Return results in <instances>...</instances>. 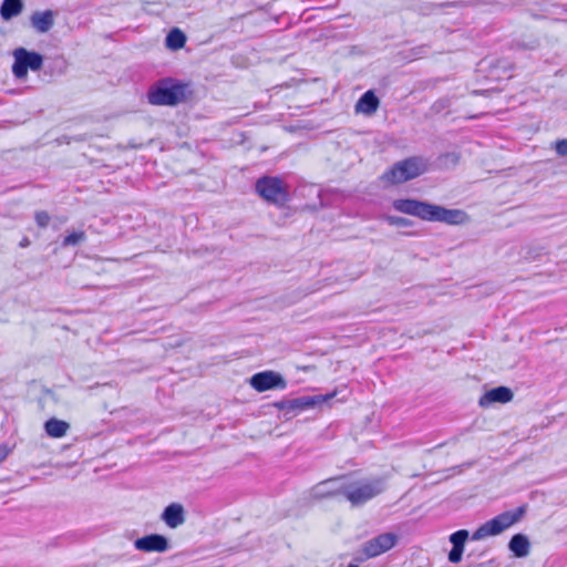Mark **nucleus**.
Listing matches in <instances>:
<instances>
[{
  "mask_svg": "<svg viewBox=\"0 0 567 567\" xmlns=\"http://www.w3.org/2000/svg\"><path fill=\"white\" fill-rule=\"evenodd\" d=\"M134 547L144 553H164L168 549V540L161 534H151L134 542Z\"/></svg>",
  "mask_w": 567,
  "mask_h": 567,
  "instance_id": "nucleus-12",
  "label": "nucleus"
},
{
  "mask_svg": "<svg viewBox=\"0 0 567 567\" xmlns=\"http://www.w3.org/2000/svg\"><path fill=\"white\" fill-rule=\"evenodd\" d=\"M31 25L40 33L48 32L54 24V13L51 10L35 11L31 18Z\"/></svg>",
  "mask_w": 567,
  "mask_h": 567,
  "instance_id": "nucleus-15",
  "label": "nucleus"
},
{
  "mask_svg": "<svg viewBox=\"0 0 567 567\" xmlns=\"http://www.w3.org/2000/svg\"><path fill=\"white\" fill-rule=\"evenodd\" d=\"M386 220L390 225L401 226V227H408L411 225V221L404 217L399 216H388Z\"/></svg>",
  "mask_w": 567,
  "mask_h": 567,
  "instance_id": "nucleus-24",
  "label": "nucleus"
},
{
  "mask_svg": "<svg viewBox=\"0 0 567 567\" xmlns=\"http://www.w3.org/2000/svg\"><path fill=\"white\" fill-rule=\"evenodd\" d=\"M425 49H426V48H425L424 45L416 48L415 50H416L417 52H416L415 54H420V55H421V54L425 53Z\"/></svg>",
  "mask_w": 567,
  "mask_h": 567,
  "instance_id": "nucleus-29",
  "label": "nucleus"
},
{
  "mask_svg": "<svg viewBox=\"0 0 567 567\" xmlns=\"http://www.w3.org/2000/svg\"><path fill=\"white\" fill-rule=\"evenodd\" d=\"M45 432L51 437H62L65 435L69 424L58 419H50L44 424Z\"/></svg>",
  "mask_w": 567,
  "mask_h": 567,
  "instance_id": "nucleus-19",
  "label": "nucleus"
},
{
  "mask_svg": "<svg viewBox=\"0 0 567 567\" xmlns=\"http://www.w3.org/2000/svg\"><path fill=\"white\" fill-rule=\"evenodd\" d=\"M449 105V100H442L434 103L433 109L440 111Z\"/></svg>",
  "mask_w": 567,
  "mask_h": 567,
  "instance_id": "nucleus-28",
  "label": "nucleus"
},
{
  "mask_svg": "<svg viewBox=\"0 0 567 567\" xmlns=\"http://www.w3.org/2000/svg\"><path fill=\"white\" fill-rule=\"evenodd\" d=\"M384 481L382 478L354 481L346 477L344 498L352 506H360L384 491Z\"/></svg>",
  "mask_w": 567,
  "mask_h": 567,
  "instance_id": "nucleus-3",
  "label": "nucleus"
},
{
  "mask_svg": "<svg viewBox=\"0 0 567 567\" xmlns=\"http://www.w3.org/2000/svg\"><path fill=\"white\" fill-rule=\"evenodd\" d=\"M526 513L525 506L514 511L504 512L480 526L472 535L473 540H481L488 536H495L519 522Z\"/></svg>",
  "mask_w": 567,
  "mask_h": 567,
  "instance_id": "nucleus-4",
  "label": "nucleus"
},
{
  "mask_svg": "<svg viewBox=\"0 0 567 567\" xmlns=\"http://www.w3.org/2000/svg\"><path fill=\"white\" fill-rule=\"evenodd\" d=\"M34 219L40 228H45L50 223V215L45 210H39L34 214Z\"/></svg>",
  "mask_w": 567,
  "mask_h": 567,
  "instance_id": "nucleus-23",
  "label": "nucleus"
},
{
  "mask_svg": "<svg viewBox=\"0 0 567 567\" xmlns=\"http://www.w3.org/2000/svg\"><path fill=\"white\" fill-rule=\"evenodd\" d=\"M29 244H30L29 239L28 238H23L22 241L20 243V246L21 247H27Z\"/></svg>",
  "mask_w": 567,
  "mask_h": 567,
  "instance_id": "nucleus-30",
  "label": "nucleus"
},
{
  "mask_svg": "<svg viewBox=\"0 0 567 567\" xmlns=\"http://www.w3.org/2000/svg\"><path fill=\"white\" fill-rule=\"evenodd\" d=\"M186 43V35L178 29L174 28L168 32L165 39V44L171 50H179Z\"/></svg>",
  "mask_w": 567,
  "mask_h": 567,
  "instance_id": "nucleus-20",
  "label": "nucleus"
},
{
  "mask_svg": "<svg viewBox=\"0 0 567 567\" xmlns=\"http://www.w3.org/2000/svg\"><path fill=\"white\" fill-rule=\"evenodd\" d=\"M346 476L324 480L313 487V495L318 498L344 496Z\"/></svg>",
  "mask_w": 567,
  "mask_h": 567,
  "instance_id": "nucleus-11",
  "label": "nucleus"
},
{
  "mask_svg": "<svg viewBox=\"0 0 567 567\" xmlns=\"http://www.w3.org/2000/svg\"><path fill=\"white\" fill-rule=\"evenodd\" d=\"M86 239V235L84 231H73L70 235L65 236L62 241V247L76 246L80 243Z\"/></svg>",
  "mask_w": 567,
  "mask_h": 567,
  "instance_id": "nucleus-21",
  "label": "nucleus"
},
{
  "mask_svg": "<svg viewBox=\"0 0 567 567\" xmlns=\"http://www.w3.org/2000/svg\"><path fill=\"white\" fill-rule=\"evenodd\" d=\"M10 452H11V449L8 445H6V444L0 445V463L8 457Z\"/></svg>",
  "mask_w": 567,
  "mask_h": 567,
  "instance_id": "nucleus-27",
  "label": "nucleus"
},
{
  "mask_svg": "<svg viewBox=\"0 0 567 567\" xmlns=\"http://www.w3.org/2000/svg\"><path fill=\"white\" fill-rule=\"evenodd\" d=\"M508 548L515 557L524 558L530 551V543L526 535L515 534L508 543Z\"/></svg>",
  "mask_w": 567,
  "mask_h": 567,
  "instance_id": "nucleus-17",
  "label": "nucleus"
},
{
  "mask_svg": "<svg viewBox=\"0 0 567 567\" xmlns=\"http://www.w3.org/2000/svg\"><path fill=\"white\" fill-rule=\"evenodd\" d=\"M380 101L373 91L369 90L362 94L355 104V112L372 115L377 112Z\"/></svg>",
  "mask_w": 567,
  "mask_h": 567,
  "instance_id": "nucleus-16",
  "label": "nucleus"
},
{
  "mask_svg": "<svg viewBox=\"0 0 567 567\" xmlns=\"http://www.w3.org/2000/svg\"><path fill=\"white\" fill-rule=\"evenodd\" d=\"M161 518L171 528H176L185 522V511L179 503H172L166 506L161 515Z\"/></svg>",
  "mask_w": 567,
  "mask_h": 567,
  "instance_id": "nucleus-14",
  "label": "nucleus"
},
{
  "mask_svg": "<svg viewBox=\"0 0 567 567\" xmlns=\"http://www.w3.org/2000/svg\"><path fill=\"white\" fill-rule=\"evenodd\" d=\"M333 396V393L328 395L299 396L291 400H281L279 402H276L275 406L281 411H285L286 413L295 411H305L317 405H320Z\"/></svg>",
  "mask_w": 567,
  "mask_h": 567,
  "instance_id": "nucleus-8",
  "label": "nucleus"
},
{
  "mask_svg": "<svg viewBox=\"0 0 567 567\" xmlns=\"http://www.w3.org/2000/svg\"><path fill=\"white\" fill-rule=\"evenodd\" d=\"M187 85L167 78L158 81L148 91V102L153 105L174 106L186 100Z\"/></svg>",
  "mask_w": 567,
  "mask_h": 567,
  "instance_id": "nucleus-2",
  "label": "nucleus"
},
{
  "mask_svg": "<svg viewBox=\"0 0 567 567\" xmlns=\"http://www.w3.org/2000/svg\"><path fill=\"white\" fill-rule=\"evenodd\" d=\"M468 538V532L466 529H460L450 536V542L453 547L464 548V544Z\"/></svg>",
  "mask_w": 567,
  "mask_h": 567,
  "instance_id": "nucleus-22",
  "label": "nucleus"
},
{
  "mask_svg": "<svg viewBox=\"0 0 567 567\" xmlns=\"http://www.w3.org/2000/svg\"><path fill=\"white\" fill-rule=\"evenodd\" d=\"M463 550H464V548L452 547V549L449 553V560L454 564L461 561Z\"/></svg>",
  "mask_w": 567,
  "mask_h": 567,
  "instance_id": "nucleus-25",
  "label": "nucleus"
},
{
  "mask_svg": "<svg viewBox=\"0 0 567 567\" xmlns=\"http://www.w3.org/2000/svg\"><path fill=\"white\" fill-rule=\"evenodd\" d=\"M393 207L400 213L416 216L423 220L443 221L450 225L462 224L466 218V214L461 209H447L416 199H395Z\"/></svg>",
  "mask_w": 567,
  "mask_h": 567,
  "instance_id": "nucleus-1",
  "label": "nucleus"
},
{
  "mask_svg": "<svg viewBox=\"0 0 567 567\" xmlns=\"http://www.w3.org/2000/svg\"><path fill=\"white\" fill-rule=\"evenodd\" d=\"M555 150L559 156H566L567 155V140L557 141Z\"/></svg>",
  "mask_w": 567,
  "mask_h": 567,
  "instance_id": "nucleus-26",
  "label": "nucleus"
},
{
  "mask_svg": "<svg viewBox=\"0 0 567 567\" xmlns=\"http://www.w3.org/2000/svg\"><path fill=\"white\" fill-rule=\"evenodd\" d=\"M250 385L258 392H264L271 389H285L287 382L281 374L275 371H264L250 378Z\"/></svg>",
  "mask_w": 567,
  "mask_h": 567,
  "instance_id": "nucleus-9",
  "label": "nucleus"
},
{
  "mask_svg": "<svg viewBox=\"0 0 567 567\" xmlns=\"http://www.w3.org/2000/svg\"><path fill=\"white\" fill-rule=\"evenodd\" d=\"M23 8L22 0H3L0 13L4 20H10L18 16Z\"/></svg>",
  "mask_w": 567,
  "mask_h": 567,
  "instance_id": "nucleus-18",
  "label": "nucleus"
},
{
  "mask_svg": "<svg viewBox=\"0 0 567 567\" xmlns=\"http://www.w3.org/2000/svg\"><path fill=\"white\" fill-rule=\"evenodd\" d=\"M427 168V163L422 157H410L395 163L382 175V179L391 184H400L416 178Z\"/></svg>",
  "mask_w": 567,
  "mask_h": 567,
  "instance_id": "nucleus-5",
  "label": "nucleus"
},
{
  "mask_svg": "<svg viewBox=\"0 0 567 567\" xmlns=\"http://www.w3.org/2000/svg\"><path fill=\"white\" fill-rule=\"evenodd\" d=\"M14 62L12 65V73L16 79H24L28 75V70L39 71L43 64V58L40 53L28 51L24 48H18L13 51Z\"/></svg>",
  "mask_w": 567,
  "mask_h": 567,
  "instance_id": "nucleus-7",
  "label": "nucleus"
},
{
  "mask_svg": "<svg viewBox=\"0 0 567 567\" xmlns=\"http://www.w3.org/2000/svg\"><path fill=\"white\" fill-rule=\"evenodd\" d=\"M347 567H359L358 565H354V564H350L348 565Z\"/></svg>",
  "mask_w": 567,
  "mask_h": 567,
  "instance_id": "nucleus-31",
  "label": "nucleus"
},
{
  "mask_svg": "<svg viewBox=\"0 0 567 567\" xmlns=\"http://www.w3.org/2000/svg\"><path fill=\"white\" fill-rule=\"evenodd\" d=\"M256 192L267 202L284 205L288 199V193L284 182L279 177L265 176L256 182Z\"/></svg>",
  "mask_w": 567,
  "mask_h": 567,
  "instance_id": "nucleus-6",
  "label": "nucleus"
},
{
  "mask_svg": "<svg viewBox=\"0 0 567 567\" xmlns=\"http://www.w3.org/2000/svg\"><path fill=\"white\" fill-rule=\"evenodd\" d=\"M513 392L506 386H497L485 392L478 401L480 406L488 408L493 403H507L512 401Z\"/></svg>",
  "mask_w": 567,
  "mask_h": 567,
  "instance_id": "nucleus-13",
  "label": "nucleus"
},
{
  "mask_svg": "<svg viewBox=\"0 0 567 567\" xmlns=\"http://www.w3.org/2000/svg\"><path fill=\"white\" fill-rule=\"evenodd\" d=\"M396 540L395 534L384 533L364 543L362 550L367 557H377L394 547Z\"/></svg>",
  "mask_w": 567,
  "mask_h": 567,
  "instance_id": "nucleus-10",
  "label": "nucleus"
}]
</instances>
